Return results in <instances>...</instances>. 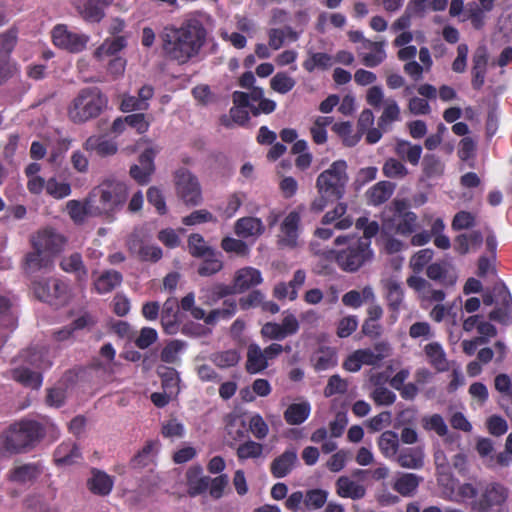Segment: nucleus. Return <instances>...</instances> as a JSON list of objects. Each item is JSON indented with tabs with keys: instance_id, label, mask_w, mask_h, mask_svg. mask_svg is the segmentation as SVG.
<instances>
[{
	"instance_id": "obj_1",
	"label": "nucleus",
	"mask_w": 512,
	"mask_h": 512,
	"mask_svg": "<svg viewBox=\"0 0 512 512\" xmlns=\"http://www.w3.org/2000/svg\"><path fill=\"white\" fill-rule=\"evenodd\" d=\"M206 29L200 20L190 18L179 27H164L160 38L165 56L178 64H186L198 56L206 40Z\"/></svg>"
},
{
	"instance_id": "obj_2",
	"label": "nucleus",
	"mask_w": 512,
	"mask_h": 512,
	"mask_svg": "<svg viewBox=\"0 0 512 512\" xmlns=\"http://www.w3.org/2000/svg\"><path fill=\"white\" fill-rule=\"evenodd\" d=\"M45 433V427L40 422L22 419L10 424L1 433V447L10 455L27 453L44 438Z\"/></svg>"
},
{
	"instance_id": "obj_3",
	"label": "nucleus",
	"mask_w": 512,
	"mask_h": 512,
	"mask_svg": "<svg viewBox=\"0 0 512 512\" xmlns=\"http://www.w3.org/2000/svg\"><path fill=\"white\" fill-rule=\"evenodd\" d=\"M335 245H345V248L335 252V261L345 272H356L373 258L370 241L367 239H357L355 236H338L335 239Z\"/></svg>"
},
{
	"instance_id": "obj_4",
	"label": "nucleus",
	"mask_w": 512,
	"mask_h": 512,
	"mask_svg": "<svg viewBox=\"0 0 512 512\" xmlns=\"http://www.w3.org/2000/svg\"><path fill=\"white\" fill-rule=\"evenodd\" d=\"M347 163L344 160L334 161L329 168L321 172L316 180L318 194L341 199L348 183Z\"/></svg>"
},
{
	"instance_id": "obj_5",
	"label": "nucleus",
	"mask_w": 512,
	"mask_h": 512,
	"mask_svg": "<svg viewBox=\"0 0 512 512\" xmlns=\"http://www.w3.org/2000/svg\"><path fill=\"white\" fill-rule=\"evenodd\" d=\"M100 205L98 216L105 215L109 221L119 211L127 199V187L124 183L115 179H109L100 184Z\"/></svg>"
},
{
	"instance_id": "obj_6",
	"label": "nucleus",
	"mask_w": 512,
	"mask_h": 512,
	"mask_svg": "<svg viewBox=\"0 0 512 512\" xmlns=\"http://www.w3.org/2000/svg\"><path fill=\"white\" fill-rule=\"evenodd\" d=\"M32 289L37 299L49 304H63L69 297L68 284L58 278L34 281L32 283Z\"/></svg>"
},
{
	"instance_id": "obj_7",
	"label": "nucleus",
	"mask_w": 512,
	"mask_h": 512,
	"mask_svg": "<svg viewBox=\"0 0 512 512\" xmlns=\"http://www.w3.org/2000/svg\"><path fill=\"white\" fill-rule=\"evenodd\" d=\"M509 490L500 483H489L483 489L480 497L473 502V512H501L506 503Z\"/></svg>"
},
{
	"instance_id": "obj_8",
	"label": "nucleus",
	"mask_w": 512,
	"mask_h": 512,
	"mask_svg": "<svg viewBox=\"0 0 512 512\" xmlns=\"http://www.w3.org/2000/svg\"><path fill=\"white\" fill-rule=\"evenodd\" d=\"M68 116L74 123H84L96 116L95 87H87L79 91L68 108Z\"/></svg>"
},
{
	"instance_id": "obj_9",
	"label": "nucleus",
	"mask_w": 512,
	"mask_h": 512,
	"mask_svg": "<svg viewBox=\"0 0 512 512\" xmlns=\"http://www.w3.org/2000/svg\"><path fill=\"white\" fill-rule=\"evenodd\" d=\"M178 196L186 205L197 206L202 202V191L198 179L187 169H179L175 175Z\"/></svg>"
},
{
	"instance_id": "obj_10",
	"label": "nucleus",
	"mask_w": 512,
	"mask_h": 512,
	"mask_svg": "<svg viewBox=\"0 0 512 512\" xmlns=\"http://www.w3.org/2000/svg\"><path fill=\"white\" fill-rule=\"evenodd\" d=\"M483 303L490 306L497 304V308L490 313L489 320H509L512 318V298L503 284H496L492 292L483 295Z\"/></svg>"
},
{
	"instance_id": "obj_11",
	"label": "nucleus",
	"mask_w": 512,
	"mask_h": 512,
	"mask_svg": "<svg viewBox=\"0 0 512 512\" xmlns=\"http://www.w3.org/2000/svg\"><path fill=\"white\" fill-rule=\"evenodd\" d=\"M301 216L298 211L289 212L280 224L277 244L283 249H297L302 246L300 239Z\"/></svg>"
},
{
	"instance_id": "obj_12",
	"label": "nucleus",
	"mask_w": 512,
	"mask_h": 512,
	"mask_svg": "<svg viewBox=\"0 0 512 512\" xmlns=\"http://www.w3.org/2000/svg\"><path fill=\"white\" fill-rule=\"evenodd\" d=\"M52 41L56 47L70 53H79L85 49L89 37L85 34L68 30V27L64 24H58L52 30Z\"/></svg>"
},
{
	"instance_id": "obj_13",
	"label": "nucleus",
	"mask_w": 512,
	"mask_h": 512,
	"mask_svg": "<svg viewBox=\"0 0 512 512\" xmlns=\"http://www.w3.org/2000/svg\"><path fill=\"white\" fill-rule=\"evenodd\" d=\"M65 242V238L52 228L39 230L30 238L32 249H38L51 258L63 250Z\"/></svg>"
},
{
	"instance_id": "obj_14",
	"label": "nucleus",
	"mask_w": 512,
	"mask_h": 512,
	"mask_svg": "<svg viewBox=\"0 0 512 512\" xmlns=\"http://www.w3.org/2000/svg\"><path fill=\"white\" fill-rule=\"evenodd\" d=\"M385 41L366 42L365 46H356L355 50L360 62L369 68L381 65L387 58Z\"/></svg>"
},
{
	"instance_id": "obj_15",
	"label": "nucleus",
	"mask_w": 512,
	"mask_h": 512,
	"mask_svg": "<svg viewBox=\"0 0 512 512\" xmlns=\"http://www.w3.org/2000/svg\"><path fill=\"white\" fill-rule=\"evenodd\" d=\"M159 152L157 148L146 149L139 157V165L130 168V175L139 184H146L154 172V157Z\"/></svg>"
},
{
	"instance_id": "obj_16",
	"label": "nucleus",
	"mask_w": 512,
	"mask_h": 512,
	"mask_svg": "<svg viewBox=\"0 0 512 512\" xmlns=\"http://www.w3.org/2000/svg\"><path fill=\"white\" fill-rule=\"evenodd\" d=\"M52 265L53 258L38 249H33L25 255L22 269L27 276L32 277L38 272L50 270Z\"/></svg>"
},
{
	"instance_id": "obj_17",
	"label": "nucleus",
	"mask_w": 512,
	"mask_h": 512,
	"mask_svg": "<svg viewBox=\"0 0 512 512\" xmlns=\"http://www.w3.org/2000/svg\"><path fill=\"white\" fill-rule=\"evenodd\" d=\"M262 282L259 270L253 267L239 269L234 276L233 285L230 286L231 293H242Z\"/></svg>"
},
{
	"instance_id": "obj_18",
	"label": "nucleus",
	"mask_w": 512,
	"mask_h": 512,
	"mask_svg": "<svg viewBox=\"0 0 512 512\" xmlns=\"http://www.w3.org/2000/svg\"><path fill=\"white\" fill-rule=\"evenodd\" d=\"M19 357L30 366L46 370L52 366V360L49 355V350L45 346H33L23 350Z\"/></svg>"
},
{
	"instance_id": "obj_19",
	"label": "nucleus",
	"mask_w": 512,
	"mask_h": 512,
	"mask_svg": "<svg viewBox=\"0 0 512 512\" xmlns=\"http://www.w3.org/2000/svg\"><path fill=\"white\" fill-rule=\"evenodd\" d=\"M426 274L428 278L439 281L445 286H453L458 278L455 268L446 261L430 264L427 267Z\"/></svg>"
},
{
	"instance_id": "obj_20",
	"label": "nucleus",
	"mask_w": 512,
	"mask_h": 512,
	"mask_svg": "<svg viewBox=\"0 0 512 512\" xmlns=\"http://www.w3.org/2000/svg\"><path fill=\"white\" fill-rule=\"evenodd\" d=\"M53 456L57 466H70L81 459V452L76 443L64 441L57 446Z\"/></svg>"
},
{
	"instance_id": "obj_21",
	"label": "nucleus",
	"mask_w": 512,
	"mask_h": 512,
	"mask_svg": "<svg viewBox=\"0 0 512 512\" xmlns=\"http://www.w3.org/2000/svg\"><path fill=\"white\" fill-rule=\"evenodd\" d=\"M265 226L260 218L243 217L235 223V233L244 239H256L264 233Z\"/></svg>"
},
{
	"instance_id": "obj_22",
	"label": "nucleus",
	"mask_w": 512,
	"mask_h": 512,
	"mask_svg": "<svg viewBox=\"0 0 512 512\" xmlns=\"http://www.w3.org/2000/svg\"><path fill=\"white\" fill-rule=\"evenodd\" d=\"M418 227V217L414 212H401L398 209V214L393 219V230L396 234L409 237L417 231Z\"/></svg>"
},
{
	"instance_id": "obj_23",
	"label": "nucleus",
	"mask_w": 512,
	"mask_h": 512,
	"mask_svg": "<svg viewBox=\"0 0 512 512\" xmlns=\"http://www.w3.org/2000/svg\"><path fill=\"white\" fill-rule=\"evenodd\" d=\"M42 473V469L37 463H26L14 467L9 471V480L19 484L34 482Z\"/></svg>"
},
{
	"instance_id": "obj_24",
	"label": "nucleus",
	"mask_w": 512,
	"mask_h": 512,
	"mask_svg": "<svg viewBox=\"0 0 512 512\" xmlns=\"http://www.w3.org/2000/svg\"><path fill=\"white\" fill-rule=\"evenodd\" d=\"M298 322H266L261 329L264 337L274 340H282L289 335L296 333Z\"/></svg>"
},
{
	"instance_id": "obj_25",
	"label": "nucleus",
	"mask_w": 512,
	"mask_h": 512,
	"mask_svg": "<svg viewBox=\"0 0 512 512\" xmlns=\"http://www.w3.org/2000/svg\"><path fill=\"white\" fill-rule=\"evenodd\" d=\"M190 495H198L205 492L210 485L211 478L203 475L201 466H192L186 473Z\"/></svg>"
},
{
	"instance_id": "obj_26",
	"label": "nucleus",
	"mask_w": 512,
	"mask_h": 512,
	"mask_svg": "<svg viewBox=\"0 0 512 512\" xmlns=\"http://www.w3.org/2000/svg\"><path fill=\"white\" fill-rule=\"evenodd\" d=\"M268 44L272 50H279L285 43V40L295 42L299 39L300 34L291 26L283 28H270L267 31Z\"/></svg>"
},
{
	"instance_id": "obj_27",
	"label": "nucleus",
	"mask_w": 512,
	"mask_h": 512,
	"mask_svg": "<svg viewBox=\"0 0 512 512\" xmlns=\"http://www.w3.org/2000/svg\"><path fill=\"white\" fill-rule=\"evenodd\" d=\"M422 481L423 478L414 473H402L395 479L392 487L401 496L411 497L416 493Z\"/></svg>"
},
{
	"instance_id": "obj_28",
	"label": "nucleus",
	"mask_w": 512,
	"mask_h": 512,
	"mask_svg": "<svg viewBox=\"0 0 512 512\" xmlns=\"http://www.w3.org/2000/svg\"><path fill=\"white\" fill-rule=\"evenodd\" d=\"M297 462L295 450H287L271 463V473L276 478H283L291 472Z\"/></svg>"
},
{
	"instance_id": "obj_29",
	"label": "nucleus",
	"mask_w": 512,
	"mask_h": 512,
	"mask_svg": "<svg viewBox=\"0 0 512 512\" xmlns=\"http://www.w3.org/2000/svg\"><path fill=\"white\" fill-rule=\"evenodd\" d=\"M376 299L374 290L371 286H365L360 290L354 289L345 293L342 302L345 306L357 309L363 304L373 302Z\"/></svg>"
},
{
	"instance_id": "obj_30",
	"label": "nucleus",
	"mask_w": 512,
	"mask_h": 512,
	"mask_svg": "<svg viewBox=\"0 0 512 512\" xmlns=\"http://www.w3.org/2000/svg\"><path fill=\"white\" fill-rule=\"evenodd\" d=\"M395 185L389 181H380L366 191L370 205L378 206L385 203L393 194Z\"/></svg>"
},
{
	"instance_id": "obj_31",
	"label": "nucleus",
	"mask_w": 512,
	"mask_h": 512,
	"mask_svg": "<svg viewBox=\"0 0 512 512\" xmlns=\"http://www.w3.org/2000/svg\"><path fill=\"white\" fill-rule=\"evenodd\" d=\"M395 460L402 468L421 469L424 466V453L420 448H405L397 454Z\"/></svg>"
},
{
	"instance_id": "obj_32",
	"label": "nucleus",
	"mask_w": 512,
	"mask_h": 512,
	"mask_svg": "<svg viewBox=\"0 0 512 512\" xmlns=\"http://www.w3.org/2000/svg\"><path fill=\"white\" fill-rule=\"evenodd\" d=\"M336 489L340 497L353 500L362 499L366 494V489L363 485L358 484L346 476L338 478L336 481Z\"/></svg>"
},
{
	"instance_id": "obj_33",
	"label": "nucleus",
	"mask_w": 512,
	"mask_h": 512,
	"mask_svg": "<svg viewBox=\"0 0 512 512\" xmlns=\"http://www.w3.org/2000/svg\"><path fill=\"white\" fill-rule=\"evenodd\" d=\"M384 288L386 290V298L389 308L393 313L399 311L404 305V293L401 283L395 279L390 278L385 281ZM392 317L396 318L397 315L393 314Z\"/></svg>"
},
{
	"instance_id": "obj_34",
	"label": "nucleus",
	"mask_w": 512,
	"mask_h": 512,
	"mask_svg": "<svg viewBox=\"0 0 512 512\" xmlns=\"http://www.w3.org/2000/svg\"><path fill=\"white\" fill-rule=\"evenodd\" d=\"M11 377L24 387L39 389L43 382V376L40 372L31 371L26 367H18L11 370Z\"/></svg>"
},
{
	"instance_id": "obj_35",
	"label": "nucleus",
	"mask_w": 512,
	"mask_h": 512,
	"mask_svg": "<svg viewBox=\"0 0 512 512\" xmlns=\"http://www.w3.org/2000/svg\"><path fill=\"white\" fill-rule=\"evenodd\" d=\"M268 367V361L262 349L256 344H250L247 350L246 371L256 374Z\"/></svg>"
},
{
	"instance_id": "obj_36",
	"label": "nucleus",
	"mask_w": 512,
	"mask_h": 512,
	"mask_svg": "<svg viewBox=\"0 0 512 512\" xmlns=\"http://www.w3.org/2000/svg\"><path fill=\"white\" fill-rule=\"evenodd\" d=\"M395 152L402 160L417 166L421 159L422 147L406 140H398L395 145Z\"/></svg>"
},
{
	"instance_id": "obj_37",
	"label": "nucleus",
	"mask_w": 512,
	"mask_h": 512,
	"mask_svg": "<svg viewBox=\"0 0 512 512\" xmlns=\"http://www.w3.org/2000/svg\"><path fill=\"white\" fill-rule=\"evenodd\" d=\"M17 35L18 30L16 28H10L0 33V72L17 44Z\"/></svg>"
},
{
	"instance_id": "obj_38",
	"label": "nucleus",
	"mask_w": 512,
	"mask_h": 512,
	"mask_svg": "<svg viewBox=\"0 0 512 512\" xmlns=\"http://www.w3.org/2000/svg\"><path fill=\"white\" fill-rule=\"evenodd\" d=\"M483 242V236L480 231L460 234L455 238L454 248L460 254H466L470 249H477Z\"/></svg>"
},
{
	"instance_id": "obj_39",
	"label": "nucleus",
	"mask_w": 512,
	"mask_h": 512,
	"mask_svg": "<svg viewBox=\"0 0 512 512\" xmlns=\"http://www.w3.org/2000/svg\"><path fill=\"white\" fill-rule=\"evenodd\" d=\"M228 294H231L230 286L224 284H214L211 286L202 287L199 290V300L202 302V304L211 306L218 299Z\"/></svg>"
},
{
	"instance_id": "obj_40",
	"label": "nucleus",
	"mask_w": 512,
	"mask_h": 512,
	"mask_svg": "<svg viewBox=\"0 0 512 512\" xmlns=\"http://www.w3.org/2000/svg\"><path fill=\"white\" fill-rule=\"evenodd\" d=\"M378 446L386 458H395L399 449V438L397 433L391 430L383 432L378 439Z\"/></svg>"
},
{
	"instance_id": "obj_41",
	"label": "nucleus",
	"mask_w": 512,
	"mask_h": 512,
	"mask_svg": "<svg viewBox=\"0 0 512 512\" xmlns=\"http://www.w3.org/2000/svg\"><path fill=\"white\" fill-rule=\"evenodd\" d=\"M309 414L310 405L308 403H294L287 407L284 419L290 425H299L308 418Z\"/></svg>"
},
{
	"instance_id": "obj_42",
	"label": "nucleus",
	"mask_w": 512,
	"mask_h": 512,
	"mask_svg": "<svg viewBox=\"0 0 512 512\" xmlns=\"http://www.w3.org/2000/svg\"><path fill=\"white\" fill-rule=\"evenodd\" d=\"M157 373L162 380L164 391H168L169 394H177L180 381L178 372L172 367L161 365L158 367Z\"/></svg>"
},
{
	"instance_id": "obj_43",
	"label": "nucleus",
	"mask_w": 512,
	"mask_h": 512,
	"mask_svg": "<svg viewBox=\"0 0 512 512\" xmlns=\"http://www.w3.org/2000/svg\"><path fill=\"white\" fill-rule=\"evenodd\" d=\"M400 119V108L398 103L392 99L387 98L384 100V108L382 115L378 120V126L386 130L388 125Z\"/></svg>"
},
{
	"instance_id": "obj_44",
	"label": "nucleus",
	"mask_w": 512,
	"mask_h": 512,
	"mask_svg": "<svg viewBox=\"0 0 512 512\" xmlns=\"http://www.w3.org/2000/svg\"><path fill=\"white\" fill-rule=\"evenodd\" d=\"M425 352L431 365H433L436 370L443 372L448 369V361L445 357V353L442 347L439 344L430 343L426 345Z\"/></svg>"
},
{
	"instance_id": "obj_45",
	"label": "nucleus",
	"mask_w": 512,
	"mask_h": 512,
	"mask_svg": "<svg viewBox=\"0 0 512 512\" xmlns=\"http://www.w3.org/2000/svg\"><path fill=\"white\" fill-rule=\"evenodd\" d=\"M423 173L427 178H437L443 175L445 165L435 154H426L422 161Z\"/></svg>"
},
{
	"instance_id": "obj_46",
	"label": "nucleus",
	"mask_w": 512,
	"mask_h": 512,
	"mask_svg": "<svg viewBox=\"0 0 512 512\" xmlns=\"http://www.w3.org/2000/svg\"><path fill=\"white\" fill-rule=\"evenodd\" d=\"M60 267L66 272L76 273L79 280L87 276V271L84 268L82 257L79 253H73L63 258L60 262Z\"/></svg>"
},
{
	"instance_id": "obj_47",
	"label": "nucleus",
	"mask_w": 512,
	"mask_h": 512,
	"mask_svg": "<svg viewBox=\"0 0 512 512\" xmlns=\"http://www.w3.org/2000/svg\"><path fill=\"white\" fill-rule=\"evenodd\" d=\"M180 308L182 312H189L190 316L195 320H206V311L196 305L195 294L189 292L180 300Z\"/></svg>"
},
{
	"instance_id": "obj_48",
	"label": "nucleus",
	"mask_w": 512,
	"mask_h": 512,
	"mask_svg": "<svg viewBox=\"0 0 512 512\" xmlns=\"http://www.w3.org/2000/svg\"><path fill=\"white\" fill-rule=\"evenodd\" d=\"M188 249L190 254L197 258L211 255V252L214 251L210 246L206 244L204 238L198 233H194L189 236Z\"/></svg>"
},
{
	"instance_id": "obj_49",
	"label": "nucleus",
	"mask_w": 512,
	"mask_h": 512,
	"mask_svg": "<svg viewBox=\"0 0 512 512\" xmlns=\"http://www.w3.org/2000/svg\"><path fill=\"white\" fill-rule=\"evenodd\" d=\"M382 172L387 178L403 179L408 175L407 167L402 161L395 158H388L382 167Z\"/></svg>"
},
{
	"instance_id": "obj_50",
	"label": "nucleus",
	"mask_w": 512,
	"mask_h": 512,
	"mask_svg": "<svg viewBox=\"0 0 512 512\" xmlns=\"http://www.w3.org/2000/svg\"><path fill=\"white\" fill-rule=\"evenodd\" d=\"M333 64V58L327 53H313L303 62V67L308 72H313L316 68L328 69Z\"/></svg>"
},
{
	"instance_id": "obj_51",
	"label": "nucleus",
	"mask_w": 512,
	"mask_h": 512,
	"mask_svg": "<svg viewBox=\"0 0 512 512\" xmlns=\"http://www.w3.org/2000/svg\"><path fill=\"white\" fill-rule=\"evenodd\" d=\"M210 360L219 368H229L237 365L240 361V354L236 350H227L213 353Z\"/></svg>"
},
{
	"instance_id": "obj_52",
	"label": "nucleus",
	"mask_w": 512,
	"mask_h": 512,
	"mask_svg": "<svg viewBox=\"0 0 512 512\" xmlns=\"http://www.w3.org/2000/svg\"><path fill=\"white\" fill-rule=\"evenodd\" d=\"M202 258L204 261L198 268V273L201 276H211L219 272L223 267L222 260L215 251L211 252V255H206Z\"/></svg>"
},
{
	"instance_id": "obj_53",
	"label": "nucleus",
	"mask_w": 512,
	"mask_h": 512,
	"mask_svg": "<svg viewBox=\"0 0 512 512\" xmlns=\"http://www.w3.org/2000/svg\"><path fill=\"white\" fill-rule=\"evenodd\" d=\"M295 84V80L285 72L276 73L270 80L271 88L280 94L290 92L294 88Z\"/></svg>"
},
{
	"instance_id": "obj_54",
	"label": "nucleus",
	"mask_w": 512,
	"mask_h": 512,
	"mask_svg": "<svg viewBox=\"0 0 512 512\" xmlns=\"http://www.w3.org/2000/svg\"><path fill=\"white\" fill-rule=\"evenodd\" d=\"M332 129L343 138V142L346 146H355L361 139V135L352 133V125L348 121L335 123Z\"/></svg>"
},
{
	"instance_id": "obj_55",
	"label": "nucleus",
	"mask_w": 512,
	"mask_h": 512,
	"mask_svg": "<svg viewBox=\"0 0 512 512\" xmlns=\"http://www.w3.org/2000/svg\"><path fill=\"white\" fill-rule=\"evenodd\" d=\"M328 498V492L323 489H310L305 494L304 504L307 509L317 510L322 508Z\"/></svg>"
},
{
	"instance_id": "obj_56",
	"label": "nucleus",
	"mask_w": 512,
	"mask_h": 512,
	"mask_svg": "<svg viewBox=\"0 0 512 512\" xmlns=\"http://www.w3.org/2000/svg\"><path fill=\"white\" fill-rule=\"evenodd\" d=\"M490 466L508 467L512 464V432L507 436L504 451L495 456H490Z\"/></svg>"
},
{
	"instance_id": "obj_57",
	"label": "nucleus",
	"mask_w": 512,
	"mask_h": 512,
	"mask_svg": "<svg viewBox=\"0 0 512 512\" xmlns=\"http://www.w3.org/2000/svg\"><path fill=\"white\" fill-rule=\"evenodd\" d=\"M79 15L88 22H96V0H72Z\"/></svg>"
},
{
	"instance_id": "obj_58",
	"label": "nucleus",
	"mask_w": 512,
	"mask_h": 512,
	"mask_svg": "<svg viewBox=\"0 0 512 512\" xmlns=\"http://www.w3.org/2000/svg\"><path fill=\"white\" fill-rule=\"evenodd\" d=\"M46 192L55 199H63L71 194V186L67 182H58L52 177L46 182Z\"/></svg>"
},
{
	"instance_id": "obj_59",
	"label": "nucleus",
	"mask_w": 512,
	"mask_h": 512,
	"mask_svg": "<svg viewBox=\"0 0 512 512\" xmlns=\"http://www.w3.org/2000/svg\"><path fill=\"white\" fill-rule=\"evenodd\" d=\"M434 251L430 248L421 249L410 259L409 266L415 273L423 271L424 267L432 260Z\"/></svg>"
},
{
	"instance_id": "obj_60",
	"label": "nucleus",
	"mask_w": 512,
	"mask_h": 512,
	"mask_svg": "<svg viewBox=\"0 0 512 512\" xmlns=\"http://www.w3.org/2000/svg\"><path fill=\"white\" fill-rule=\"evenodd\" d=\"M237 306L236 300L227 299L223 302L222 307L212 310L206 320L231 318L235 315Z\"/></svg>"
},
{
	"instance_id": "obj_61",
	"label": "nucleus",
	"mask_w": 512,
	"mask_h": 512,
	"mask_svg": "<svg viewBox=\"0 0 512 512\" xmlns=\"http://www.w3.org/2000/svg\"><path fill=\"white\" fill-rule=\"evenodd\" d=\"M122 281V276L117 271H108L98 277V292H109Z\"/></svg>"
},
{
	"instance_id": "obj_62",
	"label": "nucleus",
	"mask_w": 512,
	"mask_h": 512,
	"mask_svg": "<svg viewBox=\"0 0 512 512\" xmlns=\"http://www.w3.org/2000/svg\"><path fill=\"white\" fill-rule=\"evenodd\" d=\"M476 225V215L468 211H459L453 217L451 227L455 231L472 228Z\"/></svg>"
},
{
	"instance_id": "obj_63",
	"label": "nucleus",
	"mask_w": 512,
	"mask_h": 512,
	"mask_svg": "<svg viewBox=\"0 0 512 512\" xmlns=\"http://www.w3.org/2000/svg\"><path fill=\"white\" fill-rule=\"evenodd\" d=\"M66 208H67V212H68L70 218L76 224H82L88 215L87 206L85 204H82L78 200L68 201Z\"/></svg>"
},
{
	"instance_id": "obj_64",
	"label": "nucleus",
	"mask_w": 512,
	"mask_h": 512,
	"mask_svg": "<svg viewBox=\"0 0 512 512\" xmlns=\"http://www.w3.org/2000/svg\"><path fill=\"white\" fill-rule=\"evenodd\" d=\"M494 387L508 401L512 399V379L508 374H498L494 379Z\"/></svg>"
}]
</instances>
